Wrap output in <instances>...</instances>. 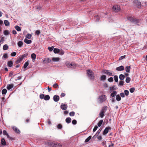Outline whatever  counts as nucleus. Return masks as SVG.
I'll return each instance as SVG.
<instances>
[{
    "mask_svg": "<svg viewBox=\"0 0 147 147\" xmlns=\"http://www.w3.org/2000/svg\"><path fill=\"white\" fill-rule=\"evenodd\" d=\"M127 19L134 24H137L139 22V20L134 18L132 17L128 16L127 17Z\"/></svg>",
    "mask_w": 147,
    "mask_h": 147,
    "instance_id": "obj_1",
    "label": "nucleus"
},
{
    "mask_svg": "<svg viewBox=\"0 0 147 147\" xmlns=\"http://www.w3.org/2000/svg\"><path fill=\"white\" fill-rule=\"evenodd\" d=\"M45 144L48 145L52 147H61L62 146L60 143H55L53 142H47Z\"/></svg>",
    "mask_w": 147,
    "mask_h": 147,
    "instance_id": "obj_2",
    "label": "nucleus"
},
{
    "mask_svg": "<svg viewBox=\"0 0 147 147\" xmlns=\"http://www.w3.org/2000/svg\"><path fill=\"white\" fill-rule=\"evenodd\" d=\"M87 73L90 79H94V74L92 70L90 69L87 70Z\"/></svg>",
    "mask_w": 147,
    "mask_h": 147,
    "instance_id": "obj_3",
    "label": "nucleus"
},
{
    "mask_svg": "<svg viewBox=\"0 0 147 147\" xmlns=\"http://www.w3.org/2000/svg\"><path fill=\"white\" fill-rule=\"evenodd\" d=\"M65 64L66 66L68 68H74L76 66V64L73 62L70 63L69 62H67L65 63Z\"/></svg>",
    "mask_w": 147,
    "mask_h": 147,
    "instance_id": "obj_4",
    "label": "nucleus"
},
{
    "mask_svg": "<svg viewBox=\"0 0 147 147\" xmlns=\"http://www.w3.org/2000/svg\"><path fill=\"white\" fill-rule=\"evenodd\" d=\"M106 97L105 95L102 94L98 98V100L100 103H101L104 102L106 99Z\"/></svg>",
    "mask_w": 147,
    "mask_h": 147,
    "instance_id": "obj_5",
    "label": "nucleus"
},
{
    "mask_svg": "<svg viewBox=\"0 0 147 147\" xmlns=\"http://www.w3.org/2000/svg\"><path fill=\"white\" fill-rule=\"evenodd\" d=\"M112 9L113 10L116 12L119 11L120 10V6L117 5H114L113 6Z\"/></svg>",
    "mask_w": 147,
    "mask_h": 147,
    "instance_id": "obj_6",
    "label": "nucleus"
},
{
    "mask_svg": "<svg viewBox=\"0 0 147 147\" xmlns=\"http://www.w3.org/2000/svg\"><path fill=\"white\" fill-rule=\"evenodd\" d=\"M109 70H105L102 71L103 72L106 74L107 75H108L109 76H113V74L111 72H109Z\"/></svg>",
    "mask_w": 147,
    "mask_h": 147,
    "instance_id": "obj_7",
    "label": "nucleus"
},
{
    "mask_svg": "<svg viewBox=\"0 0 147 147\" xmlns=\"http://www.w3.org/2000/svg\"><path fill=\"white\" fill-rule=\"evenodd\" d=\"M134 3L136 4V7L138 8H140L141 7V2L138 0H136L134 1Z\"/></svg>",
    "mask_w": 147,
    "mask_h": 147,
    "instance_id": "obj_8",
    "label": "nucleus"
},
{
    "mask_svg": "<svg viewBox=\"0 0 147 147\" xmlns=\"http://www.w3.org/2000/svg\"><path fill=\"white\" fill-rule=\"evenodd\" d=\"M51 61V59H50L49 58H45L43 60L42 63L44 64L48 63L50 62Z\"/></svg>",
    "mask_w": 147,
    "mask_h": 147,
    "instance_id": "obj_9",
    "label": "nucleus"
},
{
    "mask_svg": "<svg viewBox=\"0 0 147 147\" xmlns=\"http://www.w3.org/2000/svg\"><path fill=\"white\" fill-rule=\"evenodd\" d=\"M111 129V128L110 127H106L103 131V134L105 135L107 134L109 130Z\"/></svg>",
    "mask_w": 147,
    "mask_h": 147,
    "instance_id": "obj_10",
    "label": "nucleus"
},
{
    "mask_svg": "<svg viewBox=\"0 0 147 147\" xmlns=\"http://www.w3.org/2000/svg\"><path fill=\"white\" fill-rule=\"evenodd\" d=\"M67 105L63 103H62L60 106L61 109L63 110H66L67 109Z\"/></svg>",
    "mask_w": 147,
    "mask_h": 147,
    "instance_id": "obj_11",
    "label": "nucleus"
},
{
    "mask_svg": "<svg viewBox=\"0 0 147 147\" xmlns=\"http://www.w3.org/2000/svg\"><path fill=\"white\" fill-rule=\"evenodd\" d=\"M13 130L16 133L18 134H20V131L19 129L16 126H14L12 127Z\"/></svg>",
    "mask_w": 147,
    "mask_h": 147,
    "instance_id": "obj_12",
    "label": "nucleus"
},
{
    "mask_svg": "<svg viewBox=\"0 0 147 147\" xmlns=\"http://www.w3.org/2000/svg\"><path fill=\"white\" fill-rule=\"evenodd\" d=\"M28 55V53L25 54L24 55H23L22 56H20L18 58L20 59V61H22L24 58L26 57Z\"/></svg>",
    "mask_w": 147,
    "mask_h": 147,
    "instance_id": "obj_13",
    "label": "nucleus"
},
{
    "mask_svg": "<svg viewBox=\"0 0 147 147\" xmlns=\"http://www.w3.org/2000/svg\"><path fill=\"white\" fill-rule=\"evenodd\" d=\"M116 70L118 71H123L124 69V67L122 65L116 68Z\"/></svg>",
    "mask_w": 147,
    "mask_h": 147,
    "instance_id": "obj_14",
    "label": "nucleus"
},
{
    "mask_svg": "<svg viewBox=\"0 0 147 147\" xmlns=\"http://www.w3.org/2000/svg\"><path fill=\"white\" fill-rule=\"evenodd\" d=\"M59 99V96L57 95H55L53 96L54 100L55 102H58Z\"/></svg>",
    "mask_w": 147,
    "mask_h": 147,
    "instance_id": "obj_15",
    "label": "nucleus"
},
{
    "mask_svg": "<svg viewBox=\"0 0 147 147\" xmlns=\"http://www.w3.org/2000/svg\"><path fill=\"white\" fill-rule=\"evenodd\" d=\"M3 134L4 135H6L7 137V138H10V139H12L9 136L8 133H7V131L5 130H4L3 132Z\"/></svg>",
    "mask_w": 147,
    "mask_h": 147,
    "instance_id": "obj_16",
    "label": "nucleus"
},
{
    "mask_svg": "<svg viewBox=\"0 0 147 147\" xmlns=\"http://www.w3.org/2000/svg\"><path fill=\"white\" fill-rule=\"evenodd\" d=\"M24 42L26 44H30L31 43L32 41L30 40H28L27 38H25L24 40Z\"/></svg>",
    "mask_w": 147,
    "mask_h": 147,
    "instance_id": "obj_17",
    "label": "nucleus"
},
{
    "mask_svg": "<svg viewBox=\"0 0 147 147\" xmlns=\"http://www.w3.org/2000/svg\"><path fill=\"white\" fill-rule=\"evenodd\" d=\"M106 78V76L105 75H102L100 77V79L101 81H104L105 80Z\"/></svg>",
    "mask_w": 147,
    "mask_h": 147,
    "instance_id": "obj_18",
    "label": "nucleus"
},
{
    "mask_svg": "<svg viewBox=\"0 0 147 147\" xmlns=\"http://www.w3.org/2000/svg\"><path fill=\"white\" fill-rule=\"evenodd\" d=\"M131 69L130 66H126L125 68V71L129 73L130 72V70Z\"/></svg>",
    "mask_w": 147,
    "mask_h": 147,
    "instance_id": "obj_19",
    "label": "nucleus"
},
{
    "mask_svg": "<svg viewBox=\"0 0 147 147\" xmlns=\"http://www.w3.org/2000/svg\"><path fill=\"white\" fill-rule=\"evenodd\" d=\"M13 64V61H10L7 62V65L9 67H11L12 66Z\"/></svg>",
    "mask_w": 147,
    "mask_h": 147,
    "instance_id": "obj_20",
    "label": "nucleus"
},
{
    "mask_svg": "<svg viewBox=\"0 0 147 147\" xmlns=\"http://www.w3.org/2000/svg\"><path fill=\"white\" fill-rule=\"evenodd\" d=\"M13 86V85L12 84H8L7 86V88L8 90H9L12 88Z\"/></svg>",
    "mask_w": 147,
    "mask_h": 147,
    "instance_id": "obj_21",
    "label": "nucleus"
},
{
    "mask_svg": "<svg viewBox=\"0 0 147 147\" xmlns=\"http://www.w3.org/2000/svg\"><path fill=\"white\" fill-rule=\"evenodd\" d=\"M107 109V106H104L102 108L101 112L105 113Z\"/></svg>",
    "mask_w": 147,
    "mask_h": 147,
    "instance_id": "obj_22",
    "label": "nucleus"
},
{
    "mask_svg": "<svg viewBox=\"0 0 147 147\" xmlns=\"http://www.w3.org/2000/svg\"><path fill=\"white\" fill-rule=\"evenodd\" d=\"M1 145L3 146H5L6 145V142L4 138H2L1 140Z\"/></svg>",
    "mask_w": 147,
    "mask_h": 147,
    "instance_id": "obj_23",
    "label": "nucleus"
},
{
    "mask_svg": "<svg viewBox=\"0 0 147 147\" xmlns=\"http://www.w3.org/2000/svg\"><path fill=\"white\" fill-rule=\"evenodd\" d=\"M52 60L55 62H58L60 58L58 57H53Z\"/></svg>",
    "mask_w": 147,
    "mask_h": 147,
    "instance_id": "obj_24",
    "label": "nucleus"
},
{
    "mask_svg": "<svg viewBox=\"0 0 147 147\" xmlns=\"http://www.w3.org/2000/svg\"><path fill=\"white\" fill-rule=\"evenodd\" d=\"M65 121L67 123H69L71 122V119L70 117H67L66 118Z\"/></svg>",
    "mask_w": 147,
    "mask_h": 147,
    "instance_id": "obj_25",
    "label": "nucleus"
},
{
    "mask_svg": "<svg viewBox=\"0 0 147 147\" xmlns=\"http://www.w3.org/2000/svg\"><path fill=\"white\" fill-rule=\"evenodd\" d=\"M117 92L116 91H113V92L111 94V96L112 97L115 96L117 94Z\"/></svg>",
    "mask_w": 147,
    "mask_h": 147,
    "instance_id": "obj_26",
    "label": "nucleus"
},
{
    "mask_svg": "<svg viewBox=\"0 0 147 147\" xmlns=\"http://www.w3.org/2000/svg\"><path fill=\"white\" fill-rule=\"evenodd\" d=\"M4 23L6 26H8L9 25V23L7 20H5L4 21Z\"/></svg>",
    "mask_w": 147,
    "mask_h": 147,
    "instance_id": "obj_27",
    "label": "nucleus"
},
{
    "mask_svg": "<svg viewBox=\"0 0 147 147\" xmlns=\"http://www.w3.org/2000/svg\"><path fill=\"white\" fill-rule=\"evenodd\" d=\"M116 99L118 101H120L121 99V98L119 94H117L116 96Z\"/></svg>",
    "mask_w": 147,
    "mask_h": 147,
    "instance_id": "obj_28",
    "label": "nucleus"
},
{
    "mask_svg": "<svg viewBox=\"0 0 147 147\" xmlns=\"http://www.w3.org/2000/svg\"><path fill=\"white\" fill-rule=\"evenodd\" d=\"M36 55L34 53H32L31 55V57L32 60H34L36 59Z\"/></svg>",
    "mask_w": 147,
    "mask_h": 147,
    "instance_id": "obj_29",
    "label": "nucleus"
},
{
    "mask_svg": "<svg viewBox=\"0 0 147 147\" xmlns=\"http://www.w3.org/2000/svg\"><path fill=\"white\" fill-rule=\"evenodd\" d=\"M28 61H27L25 63H24L23 67L25 69L29 65V62H28Z\"/></svg>",
    "mask_w": 147,
    "mask_h": 147,
    "instance_id": "obj_30",
    "label": "nucleus"
},
{
    "mask_svg": "<svg viewBox=\"0 0 147 147\" xmlns=\"http://www.w3.org/2000/svg\"><path fill=\"white\" fill-rule=\"evenodd\" d=\"M125 77V76L122 74H121L119 76V78L121 80H123Z\"/></svg>",
    "mask_w": 147,
    "mask_h": 147,
    "instance_id": "obj_31",
    "label": "nucleus"
},
{
    "mask_svg": "<svg viewBox=\"0 0 147 147\" xmlns=\"http://www.w3.org/2000/svg\"><path fill=\"white\" fill-rule=\"evenodd\" d=\"M7 91V90L6 89H4L2 90V93L3 96H5L4 95V94L5 95Z\"/></svg>",
    "mask_w": 147,
    "mask_h": 147,
    "instance_id": "obj_32",
    "label": "nucleus"
},
{
    "mask_svg": "<svg viewBox=\"0 0 147 147\" xmlns=\"http://www.w3.org/2000/svg\"><path fill=\"white\" fill-rule=\"evenodd\" d=\"M53 52L55 53H58L59 52V49L57 48H54L53 49Z\"/></svg>",
    "mask_w": 147,
    "mask_h": 147,
    "instance_id": "obj_33",
    "label": "nucleus"
},
{
    "mask_svg": "<svg viewBox=\"0 0 147 147\" xmlns=\"http://www.w3.org/2000/svg\"><path fill=\"white\" fill-rule=\"evenodd\" d=\"M50 97L49 95H46L45 96L44 100H49Z\"/></svg>",
    "mask_w": 147,
    "mask_h": 147,
    "instance_id": "obj_34",
    "label": "nucleus"
},
{
    "mask_svg": "<svg viewBox=\"0 0 147 147\" xmlns=\"http://www.w3.org/2000/svg\"><path fill=\"white\" fill-rule=\"evenodd\" d=\"M103 120H102V119L100 120L98 122V123L97 124V125L99 127H100L101 126V125L103 122Z\"/></svg>",
    "mask_w": 147,
    "mask_h": 147,
    "instance_id": "obj_35",
    "label": "nucleus"
},
{
    "mask_svg": "<svg viewBox=\"0 0 147 147\" xmlns=\"http://www.w3.org/2000/svg\"><path fill=\"white\" fill-rule=\"evenodd\" d=\"M92 138V136H89L85 140V142H88L89 140L91 139Z\"/></svg>",
    "mask_w": 147,
    "mask_h": 147,
    "instance_id": "obj_36",
    "label": "nucleus"
},
{
    "mask_svg": "<svg viewBox=\"0 0 147 147\" xmlns=\"http://www.w3.org/2000/svg\"><path fill=\"white\" fill-rule=\"evenodd\" d=\"M8 48V47L7 45L5 44L3 45V49L4 50H7Z\"/></svg>",
    "mask_w": 147,
    "mask_h": 147,
    "instance_id": "obj_37",
    "label": "nucleus"
},
{
    "mask_svg": "<svg viewBox=\"0 0 147 147\" xmlns=\"http://www.w3.org/2000/svg\"><path fill=\"white\" fill-rule=\"evenodd\" d=\"M23 45V42L22 41H20L18 43V45L19 47H21Z\"/></svg>",
    "mask_w": 147,
    "mask_h": 147,
    "instance_id": "obj_38",
    "label": "nucleus"
},
{
    "mask_svg": "<svg viewBox=\"0 0 147 147\" xmlns=\"http://www.w3.org/2000/svg\"><path fill=\"white\" fill-rule=\"evenodd\" d=\"M15 29L18 31H20L21 30L20 27L18 26H15Z\"/></svg>",
    "mask_w": 147,
    "mask_h": 147,
    "instance_id": "obj_39",
    "label": "nucleus"
},
{
    "mask_svg": "<svg viewBox=\"0 0 147 147\" xmlns=\"http://www.w3.org/2000/svg\"><path fill=\"white\" fill-rule=\"evenodd\" d=\"M124 94L126 96L128 95L129 94V91L127 90H125L124 91Z\"/></svg>",
    "mask_w": 147,
    "mask_h": 147,
    "instance_id": "obj_40",
    "label": "nucleus"
},
{
    "mask_svg": "<svg viewBox=\"0 0 147 147\" xmlns=\"http://www.w3.org/2000/svg\"><path fill=\"white\" fill-rule=\"evenodd\" d=\"M131 80V78L129 77H127L125 80V82L127 83H129Z\"/></svg>",
    "mask_w": 147,
    "mask_h": 147,
    "instance_id": "obj_41",
    "label": "nucleus"
},
{
    "mask_svg": "<svg viewBox=\"0 0 147 147\" xmlns=\"http://www.w3.org/2000/svg\"><path fill=\"white\" fill-rule=\"evenodd\" d=\"M124 82L123 81L121 80L120 81L118 84L119 86H122L124 83Z\"/></svg>",
    "mask_w": 147,
    "mask_h": 147,
    "instance_id": "obj_42",
    "label": "nucleus"
},
{
    "mask_svg": "<svg viewBox=\"0 0 147 147\" xmlns=\"http://www.w3.org/2000/svg\"><path fill=\"white\" fill-rule=\"evenodd\" d=\"M94 18L96 20V21L97 22H98L99 21L100 18L98 17V15H97V16H94Z\"/></svg>",
    "mask_w": 147,
    "mask_h": 147,
    "instance_id": "obj_43",
    "label": "nucleus"
},
{
    "mask_svg": "<svg viewBox=\"0 0 147 147\" xmlns=\"http://www.w3.org/2000/svg\"><path fill=\"white\" fill-rule=\"evenodd\" d=\"M114 78L115 81L116 82H117L118 81V77L117 76L115 75L114 76Z\"/></svg>",
    "mask_w": 147,
    "mask_h": 147,
    "instance_id": "obj_44",
    "label": "nucleus"
},
{
    "mask_svg": "<svg viewBox=\"0 0 147 147\" xmlns=\"http://www.w3.org/2000/svg\"><path fill=\"white\" fill-rule=\"evenodd\" d=\"M59 54L61 55H63L64 53V52L63 51L61 50L60 51L59 50Z\"/></svg>",
    "mask_w": 147,
    "mask_h": 147,
    "instance_id": "obj_45",
    "label": "nucleus"
},
{
    "mask_svg": "<svg viewBox=\"0 0 147 147\" xmlns=\"http://www.w3.org/2000/svg\"><path fill=\"white\" fill-rule=\"evenodd\" d=\"M104 112H100L99 115H100V116L101 118H102L104 116Z\"/></svg>",
    "mask_w": 147,
    "mask_h": 147,
    "instance_id": "obj_46",
    "label": "nucleus"
},
{
    "mask_svg": "<svg viewBox=\"0 0 147 147\" xmlns=\"http://www.w3.org/2000/svg\"><path fill=\"white\" fill-rule=\"evenodd\" d=\"M108 81L110 82H112L113 81V78L111 77L108 79Z\"/></svg>",
    "mask_w": 147,
    "mask_h": 147,
    "instance_id": "obj_47",
    "label": "nucleus"
},
{
    "mask_svg": "<svg viewBox=\"0 0 147 147\" xmlns=\"http://www.w3.org/2000/svg\"><path fill=\"white\" fill-rule=\"evenodd\" d=\"M135 89L134 88H131L129 89L130 92L131 93H133L135 91Z\"/></svg>",
    "mask_w": 147,
    "mask_h": 147,
    "instance_id": "obj_48",
    "label": "nucleus"
},
{
    "mask_svg": "<svg viewBox=\"0 0 147 147\" xmlns=\"http://www.w3.org/2000/svg\"><path fill=\"white\" fill-rule=\"evenodd\" d=\"M100 131H99V130H98L96 132V134L93 137H93H96L97 136H98V135L99 134H100Z\"/></svg>",
    "mask_w": 147,
    "mask_h": 147,
    "instance_id": "obj_49",
    "label": "nucleus"
},
{
    "mask_svg": "<svg viewBox=\"0 0 147 147\" xmlns=\"http://www.w3.org/2000/svg\"><path fill=\"white\" fill-rule=\"evenodd\" d=\"M4 34L5 35H8L9 34V32L7 30H6L4 31Z\"/></svg>",
    "mask_w": 147,
    "mask_h": 147,
    "instance_id": "obj_50",
    "label": "nucleus"
},
{
    "mask_svg": "<svg viewBox=\"0 0 147 147\" xmlns=\"http://www.w3.org/2000/svg\"><path fill=\"white\" fill-rule=\"evenodd\" d=\"M40 98L41 99H42L44 98L45 95L43 94H40L39 96Z\"/></svg>",
    "mask_w": 147,
    "mask_h": 147,
    "instance_id": "obj_51",
    "label": "nucleus"
},
{
    "mask_svg": "<svg viewBox=\"0 0 147 147\" xmlns=\"http://www.w3.org/2000/svg\"><path fill=\"white\" fill-rule=\"evenodd\" d=\"M115 86H113L110 87V90H116V88H115Z\"/></svg>",
    "mask_w": 147,
    "mask_h": 147,
    "instance_id": "obj_52",
    "label": "nucleus"
},
{
    "mask_svg": "<svg viewBox=\"0 0 147 147\" xmlns=\"http://www.w3.org/2000/svg\"><path fill=\"white\" fill-rule=\"evenodd\" d=\"M32 35L29 34H28L26 36V37L28 39H30L31 38Z\"/></svg>",
    "mask_w": 147,
    "mask_h": 147,
    "instance_id": "obj_53",
    "label": "nucleus"
},
{
    "mask_svg": "<svg viewBox=\"0 0 147 147\" xmlns=\"http://www.w3.org/2000/svg\"><path fill=\"white\" fill-rule=\"evenodd\" d=\"M75 113L74 111L71 112L69 113V115L71 116H74L75 115Z\"/></svg>",
    "mask_w": 147,
    "mask_h": 147,
    "instance_id": "obj_54",
    "label": "nucleus"
},
{
    "mask_svg": "<svg viewBox=\"0 0 147 147\" xmlns=\"http://www.w3.org/2000/svg\"><path fill=\"white\" fill-rule=\"evenodd\" d=\"M40 33V31L39 30H36L35 32V34L37 35H39Z\"/></svg>",
    "mask_w": 147,
    "mask_h": 147,
    "instance_id": "obj_55",
    "label": "nucleus"
},
{
    "mask_svg": "<svg viewBox=\"0 0 147 147\" xmlns=\"http://www.w3.org/2000/svg\"><path fill=\"white\" fill-rule=\"evenodd\" d=\"M102 145L105 147H107V145L106 144V142L105 141H103L102 143Z\"/></svg>",
    "mask_w": 147,
    "mask_h": 147,
    "instance_id": "obj_56",
    "label": "nucleus"
},
{
    "mask_svg": "<svg viewBox=\"0 0 147 147\" xmlns=\"http://www.w3.org/2000/svg\"><path fill=\"white\" fill-rule=\"evenodd\" d=\"M98 128V126L97 125H96L95 126L94 128L93 131V132L95 131Z\"/></svg>",
    "mask_w": 147,
    "mask_h": 147,
    "instance_id": "obj_57",
    "label": "nucleus"
},
{
    "mask_svg": "<svg viewBox=\"0 0 147 147\" xmlns=\"http://www.w3.org/2000/svg\"><path fill=\"white\" fill-rule=\"evenodd\" d=\"M13 75V71H11L9 74L8 77H10L12 76Z\"/></svg>",
    "mask_w": 147,
    "mask_h": 147,
    "instance_id": "obj_58",
    "label": "nucleus"
},
{
    "mask_svg": "<svg viewBox=\"0 0 147 147\" xmlns=\"http://www.w3.org/2000/svg\"><path fill=\"white\" fill-rule=\"evenodd\" d=\"M125 55H124L123 56H121L119 57V60H122V59H123L125 58Z\"/></svg>",
    "mask_w": 147,
    "mask_h": 147,
    "instance_id": "obj_59",
    "label": "nucleus"
},
{
    "mask_svg": "<svg viewBox=\"0 0 147 147\" xmlns=\"http://www.w3.org/2000/svg\"><path fill=\"white\" fill-rule=\"evenodd\" d=\"M16 55V53L15 52H13L11 53V55L12 57H14Z\"/></svg>",
    "mask_w": 147,
    "mask_h": 147,
    "instance_id": "obj_60",
    "label": "nucleus"
},
{
    "mask_svg": "<svg viewBox=\"0 0 147 147\" xmlns=\"http://www.w3.org/2000/svg\"><path fill=\"white\" fill-rule=\"evenodd\" d=\"M57 128L59 129H61L62 128V125L60 124H58L57 125Z\"/></svg>",
    "mask_w": 147,
    "mask_h": 147,
    "instance_id": "obj_61",
    "label": "nucleus"
},
{
    "mask_svg": "<svg viewBox=\"0 0 147 147\" xmlns=\"http://www.w3.org/2000/svg\"><path fill=\"white\" fill-rule=\"evenodd\" d=\"M53 47H48V49L50 51H53Z\"/></svg>",
    "mask_w": 147,
    "mask_h": 147,
    "instance_id": "obj_62",
    "label": "nucleus"
},
{
    "mask_svg": "<svg viewBox=\"0 0 147 147\" xmlns=\"http://www.w3.org/2000/svg\"><path fill=\"white\" fill-rule=\"evenodd\" d=\"M72 123L73 125H76L77 123V121L76 120H73L72 121Z\"/></svg>",
    "mask_w": 147,
    "mask_h": 147,
    "instance_id": "obj_63",
    "label": "nucleus"
},
{
    "mask_svg": "<svg viewBox=\"0 0 147 147\" xmlns=\"http://www.w3.org/2000/svg\"><path fill=\"white\" fill-rule=\"evenodd\" d=\"M109 147H113V146L114 145V144L112 143H111V142L110 143H109Z\"/></svg>",
    "mask_w": 147,
    "mask_h": 147,
    "instance_id": "obj_64",
    "label": "nucleus"
}]
</instances>
